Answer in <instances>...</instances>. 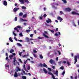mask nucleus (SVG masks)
I'll return each instance as SVG.
<instances>
[{
	"label": "nucleus",
	"mask_w": 79,
	"mask_h": 79,
	"mask_svg": "<svg viewBox=\"0 0 79 79\" xmlns=\"http://www.w3.org/2000/svg\"><path fill=\"white\" fill-rule=\"evenodd\" d=\"M38 66L39 67H40L41 68H42L43 66H44V68H48V66H47V65L45 63H44L43 64H42L40 63V64H39Z\"/></svg>",
	"instance_id": "obj_1"
},
{
	"label": "nucleus",
	"mask_w": 79,
	"mask_h": 79,
	"mask_svg": "<svg viewBox=\"0 0 79 79\" xmlns=\"http://www.w3.org/2000/svg\"><path fill=\"white\" fill-rule=\"evenodd\" d=\"M74 60L75 62L74 63V64H76L77 61V56H75Z\"/></svg>",
	"instance_id": "obj_2"
},
{
	"label": "nucleus",
	"mask_w": 79,
	"mask_h": 79,
	"mask_svg": "<svg viewBox=\"0 0 79 79\" xmlns=\"http://www.w3.org/2000/svg\"><path fill=\"white\" fill-rule=\"evenodd\" d=\"M19 8H16L15 7L13 9V12L14 13H16V11H18V10H19Z\"/></svg>",
	"instance_id": "obj_3"
},
{
	"label": "nucleus",
	"mask_w": 79,
	"mask_h": 79,
	"mask_svg": "<svg viewBox=\"0 0 79 79\" xmlns=\"http://www.w3.org/2000/svg\"><path fill=\"white\" fill-rule=\"evenodd\" d=\"M65 11H71L72 10L71 9L68 7V8H66L65 9Z\"/></svg>",
	"instance_id": "obj_4"
},
{
	"label": "nucleus",
	"mask_w": 79,
	"mask_h": 79,
	"mask_svg": "<svg viewBox=\"0 0 79 79\" xmlns=\"http://www.w3.org/2000/svg\"><path fill=\"white\" fill-rule=\"evenodd\" d=\"M57 19H58V20H60V22H61V21H63V19L60 16L57 17Z\"/></svg>",
	"instance_id": "obj_5"
},
{
	"label": "nucleus",
	"mask_w": 79,
	"mask_h": 79,
	"mask_svg": "<svg viewBox=\"0 0 79 79\" xmlns=\"http://www.w3.org/2000/svg\"><path fill=\"white\" fill-rule=\"evenodd\" d=\"M49 63L51 64H52V63H55V61L51 59L50 60H49Z\"/></svg>",
	"instance_id": "obj_6"
},
{
	"label": "nucleus",
	"mask_w": 79,
	"mask_h": 79,
	"mask_svg": "<svg viewBox=\"0 0 79 79\" xmlns=\"http://www.w3.org/2000/svg\"><path fill=\"white\" fill-rule=\"evenodd\" d=\"M24 3H26L27 4H29V1L28 0H24Z\"/></svg>",
	"instance_id": "obj_7"
},
{
	"label": "nucleus",
	"mask_w": 79,
	"mask_h": 79,
	"mask_svg": "<svg viewBox=\"0 0 79 79\" xmlns=\"http://www.w3.org/2000/svg\"><path fill=\"white\" fill-rule=\"evenodd\" d=\"M46 22L47 23H52V21L50 19H48V20H46Z\"/></svg>",
	"instance_id": "obj_8"
},
{
	"label": "nucleus",
	"mask_w": 79,
	"mask_h": 79,
	"mask_svg": "<svg viewBox=\"0 0 79 79\" xmlns=\"http://www.w3.org/2000/svg\"><path fill=\"white\" fill-rule=\"evenodd\" d=\"M14 77H17L18 76V73H17L16 72H15V73L14 75Z\"/></svg>",
	"instance_id": "obj_9"
},
{
	"label": "nucleus",
	"mask_w": 79,
	"mask_h": 79,
	"mask_svg": "<svg viewBox=\"0 0 79 79\" xmlns=\"http://www.w3.org/2000/svg\"><path fill=\"white\" fill-rule=\"evenodd\" d=\"M3 3L5 6L7 5V2L6 1H4Z\"/></svg>",
	"instance_id": "obj_10"
},
{
	"label": "nucleus",
	"mask_w": 79,
	"mask_h": 79,
	"mask_svg": "<svg viewBox=\"0 0 79 79\" xmlns=\"http://www.w3.org/2000/svg\"><path fill=\"white\" fill-rule=\"evenodd\" d=\"M19 2H21V4H24V0H19Z\"/></svg>",
	"instance_id": "obj_11"
},
{
	"label": "nucleus",
	"mask_w": 79,
	"mask_h": 79,
	"mask_svg": "<svg viewBox=\"0 0 79 79\" xmlns=\"http://www.w3.org/2000/svg\"><path fill=\"white\" fill-rule=\"evenodd\" d=\"M20 20L21 21H26V22L27 21V20L26 19H23L22 18H20Z\"/></svg>",
	"instance_id": "obj_12"
},
{
	"label": "nucleus",
	"mask_w": 79,
	"mask_h": 79,
	"mask_svg": "<svg viewBox=\"0 0 79 79\" xmlns=\"http://www.w3.org/2000/svg\"><path fill=\"white\" fill-rule=\"evenodd\" d=\"M43 70L44 71V72L45 73H46V74H47V73H48V71H47V70H46V69H45L44 68L43 69Z\"/></svg>",
	"instance_id": "obj_13"
},
{
	"label": "nucleus",
	"mask_w": 79,
	"mask_h": 79,
	"mask_svg": "<svg viewBox=\"0 0 79 79\" xmlns=\"http://www.w3.org/2000/svg\"><path fill=\"white\" fill-rule=\"evenodd\" d=\"M26 40L28 42H30V39L29 38L27 37L26 38Z\"/></svg>",
	"instance_id": "obj_14"
},
{
	"label": "nucleus",
	"mask_w": 79,
	"mask_h": 79,
	"mask_svg": "<svg viewBox=\"0 0 79 79\" xmlns=\"http://www.w3.org/2000/svg\"><path fill=\"white\" fill-rule=\"evenodd\" d=\"M9 57L10 60H12L13 58V55H10Z\"/></svg>",
	"instance_id": "obj_15"
},
{
	"label": "nucleus",
	"mask_w": 79,
	"mask_h": 79,
	"mask_svg": "<svg viewBox=\"0 0 79 79\" xmlns=\"http://www.w3.org/2000/svg\"><path fill=\"white\" fill-rule=\"evenodd\" d=\"M39 57L41 59H42L43 58H44V57H43V56H42V55H40Z\"/></svg>",
	"instance_id": "obj_16"
},
{
	"label": "nucleus",
	"mask_w": 79,
	"mask_h": 79,
	"mask_svg": "<svg viewBox=\"0 0 79 79\" xmlns=\"http://www.w3.org/2000/svg\"><path fill=\"white\" fill-rule=\"evenodd\" d=\"M44 36L46 37V38H47V39H48V38H49V37L47 35H45V34H44Z\"/></svg>",
	"instance_id": "obj_17"
},
{
	"label": "nucleus",
	"mask_w": 79,
	"mask_h": 79,
	"mask_svg": "<svg viewBox=\"0 0 79 79\" xmlns=\"http://www.w3.org/2000/svg\"><path fill=\"white\" fill-rule=\"evenodd\" d=\"M55 74L57 76H58V70H56Z\"/></svg>",
	"instance_id": "obj_18"
},
{
	"label": "nucleus",
	"mask_w": 79,
	"mask_h": 79,
	"mask_svg": "<svg viewBox=\"0 0 79 79\" xmlns=\"http://www.w3.org/2000/svg\"><path fill=\"white\" fill-rule=\"evenodd\" d=\"M9 39L10 42H13V40H12V39L11 38V37H10Z\"/></svg>",
	"instance_id": "obj_19"
},
{
	"label": "nucleus",
	"mask_w": 79,
	"mask_h": 79,
	"mask_svg": "<svg viewBox=\"0 0 79 79\" xmlns=\"http://www.w3.org/2000/svg\"><path fill=\"white\" fill-rule=\"evenodd\" d=\"M14 31L15 30L16 31H17V32H19V30L17 29V28L16 27L14 28Z\"/></svg>",
	"instance_id": "obj_20"
},
{
	"label": "nucleus",
	"mask_w": 79,
	"mask_h": 79,
	"mask_svg": "<svg viewBox=\"0 0 79 79\" xmlns=\"http://www.w3.org/2000/svg\"><path fill=\"white\" fill-rule=\"evenodd\" d=\"M10 53H12L13 52H14V50L11 49L10 51Z\"/></svg>",
	"instance_id": "obj_21"
},
{
	"label": "nucleus",
	"mask_w": 79,
	"mask_h": 79,
	"mask_svg": "<svg viewBox=\"0 0 79 79\" xmlns=\"http://www.w3.org/2000/svg\"><path fill=\"white\" fill-rule=\"evenodd\" d=\"M17 44V45H18L19 47H22V45H21V44L19 43H18Z\"/></svg>",
	"instance_id": "obj_22"
},
{
	"label": "nucleus",
	"mask_w": 79,
	"mask_h": 79,
	"mask_svg": "<svg viewBox=\"0 0 79 79\" xmlns=\"http://www.w3.org/2000/svg\"><path fill=\"white\" fill-rule=\"evenodd\" d=\"M22 8L23 10H26V7L25 6H23L22 7Z\"/></svg>",
	"instance_id": "obj_23"
},
{
	"label": "nucleus",
	"mask_w": 79,
	"mask_h": 79,
	"mask_svg": "<svg viewBox=\"0 0 79 79\" xmlns=\"http://www.w3.org/2000/svg\"><path fill=\"white\" fill-rule=\"evenodd\" d=\"M62 1L64 3H67V1H66V0H62Z\"/></svg>",
	"instance_id": "obj_24"
},
{
	"label": "nucleus",
	"mask_w": 79,
	"mask_h": 79,
	"mask_svg": "<svg viewBox=\"0 0 79 79\" xmlns=\"http://www.w3.org/2000/svg\"><path fill=\"white\" fill-rule=\"evenodd\" d=\"M15 31H14L13 32V34L14 35V36H16L17 35H16V33H15Z\"/></svg>",
	"instance_id": "obj_25"
},
{
	"label": "nucleus",
	"mask_w": 79,
	"mask_h": 79,
	"mask_svg": "<svg viewBox=\"0 0 79 79\" xmlns=\"http://www.w3.org/2000/svg\"><path fill=\"white\" fill-rule=\"evenodd\" d=\"M22 77L23 79H26L27 77L26 76H22Z\"/></svg>",
	"instance_id": "obj_26"
},
{
	"label": "nucleus",
	"mask_w": 79,
	"mask_h": 79,
	"mask_svg": "<svg viewBox=\"0 0 79 79\" xmlns=\"http://www.w3.org/2000/svg\"><path fill=\"white\" fill-rule=\"evenodd\" d=\"M48 74L49 75H51V76H52V75H53V74L51 72H48Z\"/></svg>",
	"instance_id": "obj_27"
},
{
	"label": "nucleus",
	"mask_w": 79,
	"mask_h": 79,
	"mask_svg": "<svg viewBox=\"0 0 79 79\" xmlns=\"http://www.w3.org/2000/svg\"><path fill=\"white\" fill-rule=\"evenodd\" d=\"M23 13L20 12L19 14V16H23Z\"/></svg>",
	"instance_id": "obj_28"
},
{
	"label": "nucleus",
	"mask_w": 79,
	"mask_h": 79,
	"mask_svg": "<svg viewBox=\"0 0 79 79\" xmlns=\"http://www.w3.org/2000/svg\"><path fill=\"white\" fill-rule=\"evenodd\" d=\"M30 31H31V30H26V32L27 33H29V32H30Z\"/></svg>",
	"instance_id": "obj_29"
},
{
	"label": "nucleus",
	"mask_w": 79,
	"mask_h": 79,
	"mask_svg": "<svg viewBox=\"0 0 79 79\" xmlns=\"http://www.w3.org/2000/svg\"><path fill=\"white\" fill-rule=\"evenodd\" d=\"M52 8H55V9H56L57 8L56 7H55V6L54 5H52Z\"/></svg>",
	"instance_id": "obj_30"
},
{
	"label": "nucleus",
	"mask_w": 79,
	"mask_h": 79,
	"mask_svg": "<svg viewBox=\"0 0 79 79\" xmlns=\"http://www.w3.org/2000/svg\"><path fill=\"white\" fill-rule=\"evenodd\" d=\"M33 56L35 57V58H37V55L35 54H33Z\"/></svg>",
	"instance_id": "obj_31"
},
{
	"label": "nucleus",
	"mask_w": 79,
	"mask_h": 79,
	"mask_svg": "<svg viewBox=\"0 0 79 79\" xmlns=\"http://www.w3.org/2000/svg\"><path fill=\"white\" fill-rule=\"evenodd\" d=\"M60 69H62V70H63L64 69V67L63 66H61L60 68Z\"/></svg>",
	"instance_id": "obj_32"
},
{
	"label": "nucleus",
	"mask_w": 79,
	"mask_h": 79,
	"mask_svg": "<svg viewBox=\"0 0 79 79\" xmlns=\"http://www.w3.org/2000/svg\"><path fill=\"white\" fill-rule=\"evenodd\" d=\"M23 68L25 71H26V65H24L23 66Z\"/></svg>",
	"instance_id": "obj_33"
},
{
	"label": "nucleus",
	"mask_w": 79,
	"mask_h": 79,
	"mask_svg": "<svg viewBox=\"0 0 79 79\" xmlns=\"http://www.w3.org/2000/svg\"><path fill=\"white\" fill-rule=\"evenodd\" d=\"M18 20V18L17 17H16L15 18V21H17V20Z\"/></svg>",
	"instance_id": "obj_34"
},
{
	"label": "nucleus",
	"mask_w": 79,
	"mask_h": 79,
	"mask_svg": "<svg viewBox=\"0 0 79 79\" xmlns=\"http://www.w3.org/2000/svg\"><path fill=\"white\" fill-rule=\"evenodd\" d=\"M17 28H19V29H21L22 27L19 26H17Z\"/></svg>",
	"instance_id": "obj_35"
},
{
	"label": "nucleus",
	"mask_w": 79,
	"mask_h": 79,
	"mask_svg": "<svg viewBox=\"0 0 79 79\" xmlns=\"http://www.w3.org/2000/svg\"><path fill=\"white\" fill-rule=\"evenodd\" d=\"M19 35L20 36H21L22 37H23V33H19Z\"/></svg>",
	"instance_id": "obj_36"
},
{
	"label": "nucleus",
	"mask_w": 79,
	"mask_h": 79,
	"mask_svg": "<svg viewBox=\"0 0 79 79\" xmlns=\"http://www.w3.org/2000/svg\"><path fill=\"white\" fill-rule=\"evenodd\" d=\"M29 56L28 55H24V56H22V57L23 58H24V57H26V56Z\"/></svg>",
	"instance_id": "obj_37"
},
{
	"label": "nucleus",
	"mask_w": 79,
	"mask_h": 79,
	"mask_svg": "<svg viewBox=\"0 0 79 79\" xmlns=\"http://www.w3.org/2000/svg\"><path fill=\"white\" fill-rule=\"evenodd\" d=\"M65 74V71H64L62 73V75H64Z\"/></svg>",
	"instance_id": "obj_38"
},
{
	"label": "nucleus",
	"mask_w": 79,
	"mask_h": 79,
	"mask_svg": "<svg viewBox=\"0 0 79 79\" xmlns=\"http://www.w3.org/2000/svg\"><path fill=\"white\" fill-rule=\"evenodd\" d=\"M52 78H53V79H55V76H54V75H53V74L52 75Z\"/></svg>",
	"instance_id": "obj_39"
},
{
	"label": "nucleus",
	"mask_w": 79,
	"mask_h": 79,
	"mask_svg": "<svg viewBox=\"0 0 79 79\" xmlns=\"http://www.w3.org/2000/svg\"><path fill=\"white\" fill-rule=\"evenodd\" d=\"M60 14H62V15H63L64 14V13H63V11H60Z\"/></svg>",
	"instance_id": "obj_40"
},
{
	"label": "nucleus",
	"mask_w": 79,
	"mask_h": 79,
	"mask_svg": "<svg viewBox=\"0 0 79 79\" xmlns=\"http://www.w3.org/2000/svg\"><path fill=\"white\" fill-rule=\"evenodd\" d=\"M17 68L18 69V70H19V71H21V69H19V67H17Z\"/></svg>",
	"instance_id": "obj_41"
},
{
	"label": "nucleus",
	"mask_w": 79,
	"mask_h": 79,
	"mask_svg": "<svg viewBox=\"0 0 79 79\" xmlns=\"http://www.w3.org/2000/svg\"><path fill=\"white\" fill-rule=\"evenodd\" d=\"M50 31H51V32H52V33H54V31L53 30H50Z\"/></svg>",
	"instance_id": "obj_42"
},
{
	"label": "nucleus",
	"mask_w": 79,
	"mask_h": 79,
	"mask_svg": "<svg viewBox=\"0 0 79 79\" xmlns=\"http://www.w3.org/2000/svg\"><path fill=\"white\" fill-rule=\"evenodd\" d=\"M19 61H20V63H22L23 61H21V60L20 59H19Z\"/></svg>",
	"instance_id": "obj_43"
},
{
	"label": "nucleus",
	"mask_w": 79,
	"mask_h": 79,
	"mask_svg": "<svg viewBox=\"0 0 79 79\" xmlns=\"http://www.w3.org/2000/svg\"><path fill=\"white\" fill-rule=\"evenodd\" d=\"M57 52H58V53H59V55H61V52H60V51H57Z\"/></svg>",
	"instance_id": "obj_44"
},
{
	"label": "nucleus",
	"mask_w": 79,
	"mask_h": 79,
	"mask_svg": "<svg viewBox=\"0 0 79 79\" xmlns=\"http://www.w3.org/2000/svg\"><path fill=\"white\" fill-rule=\"evenodd\" d=\"M33 52L35 53H37V51L35 50H33Z\"/></svg>",
	"instance_id": "obj_45"
},
{
	"label": "nucleus",
	"mask_w": 79,
	"mask_h": 79,
	"mask_svg": "<svg viewBox=\"0 0 79 79\" xmlns=\"http://www.w3.org/2000/svg\"><path fill=\"white\" fill-rule=\"evenodd\" d=\"M30 37H33V36H34V35L33 34H31L30 35Z\"/></svg>",
	"instance_id": "obj_46"
},
{
	"label": "nucleus",
	"mask_w": 79,
	"mask_h": 79,
	"mask_svg": "<svg viewBox=\"0 0 79 79\" xmlns=\"http://www.w3.org/2000/svg\"><path fill=\"white\" fill-rule=\"evenodd\" d=\"M30 68H31V67H30V66H28L27 68V69H28V70H29Z\"/></svg>",
	"instance_id": "obj_47"
},
{
	"label": "nucleus",
	"mask_w": 79,
	"mask_h": 79,
	"mask_svg": "<svg viewBox=\"0 0 79 79\" xmlns=\"http://www.w3.org/2000/svg\"><path fill=\"white\" fill-rule=\"evenodd\" d=\"M26 16H27L26 14L25 15H24L23 16V18H26Z\"/></svg>",
	"instance_id": "obj_48"
},
{
	"label": "nucleus",
	"mask_w": 79,
	"mask_h": 79,
	"mask_svg": "<svg viewBox=\"0 0 79 79\" xmlns=\"http://www.w3.org/2000/svg\"><path fill=\"white\" fill-rule=\"evenodd\" d=\"M23 53V52H19V55H20V56H21V54Z\"/></svg>",
	"instance_id": "obj_49"
},
{
	"label": "nucleus",
	"mask_w": 79,
	"mask_h": 79,
	"mask_svg": "<svg viewBox=\"0 0 79 79\" xmlns=\"http://www.w3.org/2000/svg\"><path fill=\"white\" fill-rule=\"evenodd\" d=\"M48 69L49 70V71H52V69L50 68H48Z\"/></svg>",
	"instance_id": "obj_50"
},
{
	"label": "nucleus",
	"mask_w": 79,
	"mask_h": 79,
	"mask_svg": "<svg viewBox=\"0 0 79 79\" xmlns=\"http://www.w3.org/2000/svg\"><path fill=\"white\" fill-rule=\"evenodd\" d=\"M34 32L35 34H37V31H36V30L34 31Z\"/></svg>",
	"instance_id": "obj_51"
},
{
	"label": "nucleus",
	"mask_w": 79,
	"mask_h": 79,
	"mask_svg": "<svg viewBox=\"0 0 79 79\" xmlns=\"http://www.w3.org/2000/svg\"><path fill=\"white\" fill-rule=\"evenodd\" d=\"M58 34H57V33H56V34H55V36H58Z\"/></svg>",
	"instance_id": "obj_52"
},
{
	"label": "nucleus",
	"mask_w": 79,
	"mask_h": 79,
	"mask_svg": "<svg viewBox=\"0 0 79 79\" xmlns=\"http://www.w3.org/2000/svg\"><path fill=\"white\" fill-rule=\"evenodd\" d=\"M73 26H75V27H76V24H75V23H74L73 24Z\"/></svg>",
	"instance_id": "obj_53"
},
{
	"label": "nucleus",
	"mask_w": 79,
	"mask_h": 79,
	"mask_svg": "<svg viewBox=\"0 0 79 79\" xmlns=\"http://www.w3.org/2000/svg\"><path fill=\"white\" fill-rule=\"evenodd\" d=\"M14 39L16 40V41H17V40H17V39L15 37H14Z\"/></svg>",
	"instance_id": "obj_54"
},
{
	"label": "nucleus",
	"mask_w": 79,
	"mask_h": 79,
	"mask_svg": "<svg viewBox=\"0 0 79 79\" xmlns=\"http://www.w3.org/2000/svg\"><path fill=\"white\" fill-rule=\"evenodd\" d=\"M44 33L45 34H48V33H47V31H44Z\"/></svg>",
	"instance_id": "obj_55"
},
{
	"label": "nucleus",
	"mask_w": 79,
	"mask_h": 79,
	"mask_svg": "<svg viewBox=\"0 0 79 79\" xmlns=\"http://www.w3.org/2000/svg\"><path fill=\"white\" fill-rule=\"evenodd\" d=\"M16 61V58H14V62H15Z\"/></svg>",
	"instance_id": "obj_56"
},
{
	"label": "nucleus",
	"mask_w": 79,
	"mask_h": 79,
	"mask_svg": "<svg viewBox=\"0 0 79 79\" xmlns=\"http://www.w3.org/2000/svg\"><path fill=\"white\" fill-rule=\"evenodd\" d=\"M67 64H68L69 66V65H70V63L69 62H68Z\"/></svg>",
	"instance_id": "obj_57"
},
{
	"label": "nucleus",
	"mask_w": 79,
	"mask_h": 79,
	"mask_svg": "<svg viewBox=\"0 0 79 79\" xmlns=\"http://www.w3.org/2000/svg\"><path fill=\"white\" fill-rule=\"evenodd\" d=\"M12 55L14 56H15V55H16V53H12Z\"/></svg>",
	"instance_id": "obj_58"
},
{
	"label": "nucleus",
	"mask_w": 79,
	"mask_h": 79,
	"mask_svg": "<svg viewBox=\"0 0 79 79\" xmlns=\"http://www.w3.org/2000/svg\"><path fill=\"white\" fill-rule=\"evenodd\" d=\"M66 63V61H63V63H64V64H65Z\"/></svg>",
	"instance_id": "obj_59"
},
{
	"label": "nucleus",
	"mask_w": 79,
	"mask_h": 79,
	"mask_svg": "<svg viewBox=\"0 0 79 79\" xmlns=\"http://www.w3.org/2000/svg\"><path fill=\"white\" fill-rule=\"evenodd\" d=\"M10 60H7V62H8V63H10Z\"/></svg>",
	"instance_id": "obj_60"
},
{
	"label": "nucleus",
	"mask_w": 79,
	"mask_h": 79,
	"mask_svg": "<svg viewBox=\"0 0 79 79\" xmlns=\"http://www.w3.org/2000/svg\"><path fill=\"white\" fill-rule=\"evenodd\" d=\"M52 68L53 69H55V66H52Z\"/></svg>",
	"instance_id": "obj_61"
},
{
	"label": "nucleus",
	"mask_w": 79,
	"mask_h": 79,
	"mask_svg": "<svg viewBox=\"0 0 79 79\" xmlns=\"http://www.w3.org/2000/svg\"><path fill=\"white\" fill-rule=\"evenodd\" d=\"M47 16V15H46V14H45L44 15V17H46V16Z\"/></svg>",
	"instance_id": "obj_62"
},
{
	"label": "nucleus",
	"mask_w": 79,
	"mask_h": 79,
	"mask_svg": "<svg viewBox=\"0 0 79 79\" xmlns=\"http://www.w3.org/2000/svg\"><path fill=\"white\" fill-rule=\"evenodd\" d=\"M76 67L77 68H79V64L76 65Z\"/></svg>",
	"instance_id": "obj_63"
},
{
	"label": "nucleus",
	"mask_w": 79,
	"mask_h": 79,
	"mask_svg": "<svg viewBox=\"0 0 79 79\" xmlns=\"http://www.w3.org/2000/svg\"><path fill=\"white\" fill-rule=\"evenodd\" d=\"M18 41L19 42H23V40H18Z\"/></svg>",
	"instance_id": "obj_64"
}]
</instances>
